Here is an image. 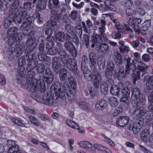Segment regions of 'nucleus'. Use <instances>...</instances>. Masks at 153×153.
I'll return each mask as SVG.
<instances>
[{
    "mask_svg": "<svg viewBox=\"0 0 153 153\" xmlns=\"http://www.w3.org/2000/svg\"><path fill=\"white\" fill-rule=\"evenodd\" d=\"M22 35L16 34L14 36L9 37L7 42L9 48L8 58L10 60H14L21 55L24 50L23 45L19 44L22 39Z\"/></svg>",
    "mask_w": 153,
    "mask_h": 153,
    "instance_id": "obj_1",
    "label": "nucleus"
},
{
    "mask_svg": "<svg viewBox=\"0 0 153 153\" xmlns=\"http://www.w3.org/2000/svg\"><path fill=\"white\" fill-rule=\"evenodd\" d=\"M131 101L134 102L137 105H144L146 102L144 96L142 94L140 89L137 87L133 88L131 90Z\"/></svg>",
    "mask_w": 153,
    "mask_h": 153,
    "instance_id": "obj_2",
    "label": "nucleus"
},
{
    "mask_svg": "<svg viewBox=\"0 0 153 153\" xmlns=\"http://www.w3.org/2000/svg\"><path fill=\"white\" fill-rule=\"evenodd\" d=\"M25 53L26 59L28 62L26 67L27 71L33 70L36 67L38 63L37 59L35 56V53L31 50H29V51H27Z\"/></svg>",
    "mask_w": 153,
    "mask_h": 153,
    "instance_id": "obj_3",
    "label": "nucleus"
},
{
    "mask_svg": "<svg viewBox=\"0 0 153 153\" xmlns=\"http://www.w3.org/2000/svg\"><path fill=\"white\" fill-rule=\"evenodd\" d=\"M131 59L128 57L126 59V66L125 68L126 75H131L134 77V82L140 78V73L138 71H137V69L132 66L131 63Z\"/></svg>",
    "mask_w": 153,
    "mask_h": 153,
    "instance_id": "obj_4",
    "label": "nucleus"
},
{
    "mask_svg": "<svg viewBox=\"0 0 153 153\" xmlns=\"http://www.w3.org/2000/svg\"><path fill=\"white\" fill-rule=\"evenodd\" d=\"M48 43L46 44V49H48L47 53L51 56L56 55L58 53V48L55 47H52L55 45V40L53 36H48L46 38Z\"/></svg>",
    "mask_w": 153,
    "mask_h": 153,
    "instance_id": "obj_5",
    "label": "nucleus"
},
{
    "mask_svg": "<svg viewBox=\"0 0 153 153\" xmlns=\"http://www.w3.org/2000/svg\"><path fill=\"white\" fill-rule=\"evenodd\" d=\"M143 124V119L141 117H139L135 121L133 125L128 127V129L131 130L134 134H137L140 130Z\"/></svg>",
    "mask_w": 153,
    "mask_h": 153,
    "instance_id": "obj_6",
    "label": "nucleus"
},
{
    "mask_svg": "<svg viewBox=\"0 0 153 153\" xmlns=\"http://www.w3.org/2000/svg\"><path fill=\"white\" fill-rule=\"evenodd\" d=\"M26 88L30 92H34L39 88V83L37 79H33L26 81L25 84Z\"/></svg>",
    "mask_w": 153,
    "mask_h": 153,
    "instance_id": "obj_7",
    "label": "nucleus"
},
{
    "mask_svg": "<svg viewBox=\"0 0 153 153\" xmlns=\"http://www.w3.org/2000/svg\"><path fill=\"white\" fill-rule=\"evenodd\" d=\"M62 63L67 68L73 72L78 74L77 66L76 62L75 60L70 58L66 61H63Z\"/></svg>",
    "mask_w": 153,
    "mask_h": 153,
    "instance_id": "obj_8",
    "label": "nucleus"
},
{
    "mask_svg": "<svg viewBox=\"0 0 153 153\" xmlns=\"http://www.w3.org/2000/svg\"><path fill=\"white\" fill-rule=\"evenodd\" d=\"M59 87L56 85H53L51 87V91H54L56 94V96L60 98L64 99L66 97L65 90L63 89L62 86L61 85L62 84H59Z\"/></svg>",
    "mask_w": 153,
    "mask_h": 153,
    "instance_id": "obj_9",
    "label": "nucleus"
},
{
    "mask_svg": "<svg viewBox=\"0 0 153 153\" xmlns=\"http://www.w3.org/2000/svg\"><path fill=\"white\" fill-rule=\"evenodd\" d=\"M60 58L55 56L53 57L52 66L53 69L56 73H59L65 69L63 68V65L61 64Z\"/></svg>",
    "mask_w": 153,
    "mask_h": 153,
    "instance_id": "obj_10",
    "label": "nucleus"
},
{
    "mask_svg": "<svg viewBox=\"0 0 153 153\" xmlns=\"http://www.w3.org/2000/svg\"><path fill=\"white\" fill-rule=\"evenodd\" d=\"M108 39L106 37H102L99 34H97L91 37V39L90 41L92 43L91 47L94 48L95 45H99L102 42H107Z\"/></svg>",
    "mask_w": 153,
    "mask_h": 153,
    "instance_id": "obj_11",
    "label": "nucleus"
},
{
    "mask_svg": "<svg viewBox=\"0 0 153 153\" xmlns=\"http://www.w3.org/2000/svg\"><path fill=\"white\" fill-rule=\"evenodd\" d=\"M39 102L50 106L53 105L54 103L52 96L49 94H45L42 97H39Z\"/></svg>",
    "mask_w": 153,
    "mask_h": 153,
    "instance_id": "obj_12",
    "label": "nucleus"
},
{
    "mask_svg": "<svg viewBox=\"0 0 153 153\" xmlns=\"http://www.w3.org/2000/svg\"><path fill=\"white\" fill-rule=\"evenodd\" d=\"M64 46L66 50L69 52L73 56L75 57L76 56V50L71 42L69 40L66 41L64 44Z\"/></svg>",
    "mask_w": 153,
    "mask_h": 153,
    "instance_id": "obj_13",
    "label": "nucleus"
},
{
    "mask_svg": "<svg viewBox=\"0 0 153 153\" xmlns=\"http://www.w3.org/2000/svg\"><path fill=\"white\" fill-rule=\"evenodd\" d=\"M7 146L9 148L8 153H20L21 151L19 149L18 146L15 144V141L12 140H8Z\"/></svg>",
    "mask_w": 153,
    "mask_h": 153,
    "instance_id": "obj_14",
    "label": "nucleus"
},
{
    "mask_svg": "<svg viewBox=\"0 0 153 153\" xmlns=\"http://www.w3.org/2000/svg\"><path fill=\"white\" fill-rule=\"evenodd\" d=\"M42 75L45 81L47 83H51L53 80V76L49 68H47Z\"/></svg>",
    "mask_w": 153,
    "mask_h": 153,
    "instance_id": "obj_15",
    "label": "nucleus"
},
{
    "mask_svg": "<svg viewBox=\"0 0 153 153\" xmlns=\"http://www.w3.org/2000/svg\"><path fill=\"white\" fill-rule=\"evenodd\" d=\"M129 119V117L127 116L119 117L117 119L116 124L120 127H125L128 124Z\"/></svg>",
    "mask_w": 153,
    "mask_h": 153,
    "instance_id": "obj_16",
    "label": "nucleus"
},
{
    "mask_svg": "<svg viewBox=\"0 0 153 153\" xmlns=\"http://www.w3.org/2000/svg\"><path fill=\"white\" fill-rule=\"evenodd\" d=\"M62 86L63 89L65 90V92L68 100H72L74 98V94L72 91L70 89L67 83H65L63 85H61Z\"/></svg>",
    "mask_w": 153,
    "mask_h": 153,
    "instance_id": "obj_17",
    "label": "nucleus"
},
{
    "mask_svg": "<svg viewBox=\"0 0 153 153\" xmlns=\"http://www.w3.org/2000/svg\"><path fill=\"white\" fill-rule=\"evenodd\" d=\"M151 73L153 74V68L151 71ZM144 80L145 81H147L146 82L147 89L149 90L153 89V75L150 77L148 76H146Z\"/></svg>",
    "mask_w": 153,
    "mask_h": 153,
    "instance_id": "obj_18",
    "label": "nucleus"
},
{
    "mask_svg": "<svg viewBox=\"0 0 153 153\" xmlns=\"http://www.w3.org/2000/svg\"><path fill=\"white\" fill-rule=\"evenodd\" d=\"M48 7L49 9H52L60 7H65V4H60L59 0H49Z\"/></svg>",
    "mask_w": 153,
    "mask_h": 153,
    "instance_id": "obj_19",
    "label": "nucleus"
},
{
    "mask_svg": "<svg viewBox=\"0 0 153 153\" xmlns=\"http://www.w3.org/2000/svg\"><path fill=\"white\" fill-rule=\"evenodd\" d=\"M61 15L60 14L54 16H51L50 21L48 22L49 24L53 27L55 28L57 27V22L60 20Z\"/></svg>",
    "mask_w": 153,
    "mask_h": 153,
    "instance_id": "obj_20",
    "label": "nucleus"
},
{
    "mask_svg": "<svg viewBox=\"0 0 153 153\" xmlns=\"http://www.w3.org/2000/svg\"><path fill=\"white\" fill-rule=\"evenodd\" d=\"M89 58L90 60V67L92 71H95V65L96 63L97 56L96 55L93 53H91L89 54Z\"/></svg>",
    "mask_w": 153,
    "mask_h": 153,
    "instance_id": "obj_21",
    "label": "nucleus"
},
{
    "mask_svg": "<svg viewBox=\"0 0 153 153\" xmlns=\"http://www.w3.org/2000/svg\"><path fill=\"white\" fill-rule=\"evenodd\" d=\"M56 39L61 42H64L65 39L69 40L70 39V36L67 34H65L63 32H59L56 36Z\"/></svg>",
    "mask_w": 153,
    "mask_h": 153,
    "instance_id": "obj_22",
    "label": "nucleus"
},
{
    "mask_svg": "<svg viewBox=\"0 0 153 153\" xmlns=\"http://www.w3.org/2000/svg\"><path fill=\"white\" fill-rule=\"evenodd\" d=\"M47 2L43 0H38L36 5L35 10L37 12H40L44 10L46 7Z\"/></svg>",
    "mask_w": 153,
    "mask_h": 153,
    "instance_id": "obj_23",
    "label": "nucleus"
},
{
    "mask_svg": "<svg viewBox=\"0 0 153 153\" xmlns=\"http://www.w3.org/2000/svg\"><path fill=\"white\" fill-rule=\"evenodd\" d=\"M123 86L122 83L118 84V85H112L110 89V92L111 94L114 95H117L119 93L120 89H122Z\"/></svg>",
    "mask_w": 153,
    "mask_h": 153,
    "instance_id": "obj_24",
    "label": "nucleus"
},
{
    "mask_svg": "<svg viewBox=\"0 0 153 153\" xmlns=\"http://www.w3.org/2000/svg\"><path fill=\"white\" fill-rule=\"evenodd\" d=\"M59 56L61 58H60V61L62 63L63 61L65 62V61H66L67 59H68L70 58V56L69 55H68L67 54L66 52L65 51V50L64 49H62L61 50H58V53Z\"/></svg>",
    "mask_w": 153,
    "mask_h": 153,
    "instance_id": "obj_25",
    "label": "nucleus"
},
{
    "mask_svg": "<svg viewBox=\"0 0 153 153\" xmlns=\"http://www.w3.org/2000/svg\"><path fill=\"white\" fill-rule=\"evenodd\" d=\"M83 72V74L85 79L88 81L91 80L92 78V74L88 67L84 68L81 69Z\"/></svg>",
    "mask_w": 153,
    "mask_h": 153,
    "instance_id": "obj_26",
    "label": "nucleus"
},
{
    "mask_svg": "<svg viewBox=\"0 0 153 153\" xmlns=\"http://www.w3.org/2000/svg\"><path fill=\"white\" fill-rule=\"evenodd\" d=\"M138 65L137 67V69L140 74V73H142L141 75L142 76H143L145 72V70L146 69V66L145 63L142 61H140L138 62Z\"/></svg>",
    "mask_w": 153,
    "mask_h": 153,
    "instance_id": "obj_27",
    "label": "nucleus"
},
{
    "mask_svg": "<svg viewBox=\"0 0 153 153\" xmlns=\"http://www.w3.org/2000/svg\"><path fill=\"white\" fill-rule=\"evenodd\" d=\"M108 103L103 99H101L97 102L96 107L100 109H104L107 106Z\"/></svg>",
    "mask_w": 153,
    "mask_h": 153,
    "instance_id": "obj_28",
    "label": "nucleus"
},
{
    "mask_svg": "<svg viewBox=\"0 0 153 153\" xmlns=\"http://www.w3.org/2000/svg\"><path fill=\"white\" fill-rule=\"evenodd\" d=\"M33 27L31 25H27L23 30V33L25 36H32L33 34Z\"/></svg>",
    "mask_w": 153,
    "mask_h": 153,
    "instance_id": "obj_29",
    "label": "nucleus"
},
{
    "mask_svg": "<svg viewBox=\"0 0 153 153\" xmlns=\"http://www.w3.org/2000/svg\"><path fill=\"white\" fill-rule=\"evenodd\" d=\"M125 74L124 68L123 66L120 67L119 69L118 73H116L115 74V76L117 77L119 79H121L125 77Z\"/></svg>",
    "mask_w": 153,
    "mask_h": 153,
    "instance_id": "obj_30",
    "label": "nucleus"
},
{
    "mask_svg": "<svg viewBox=\"0 0 153 153\" xmlns=\"http://www.w3.org/2000/svg\"><path fill=\"white\" fill-rule=\"evenodd\" d=\"M148 102L149 105L148 107V111L153 113V91L148 97Z\"/></svg>",
    "mask_w": 153,
    "mask_h": 153,
    "instance_id": "obj_31",
    "label": "nucleus"
},
{
    "mask_svg": "<svg viewBox=\"0 0 153 153\" xmlns=\"http://www.w3.org/2000/svg\"><path fill=\"white\" fill-rule=\"evenodd\" d=\"M107 69H106L105 71V73L107 74L108 73L111 72L113 74L112 72L114 71L115 65L113 61H108L107 63Z\"/></svg>",
    "mask_w": 153,
    "mask_h": 153,
    "instance_id": "obj_32",
    "label": "nucleus"
},
{
    "mask_svg": "<svg viewBox=\"0 0 153 153\" xmlns=\"http://www.w3.org/2000/svg\"><path fill=\"white\" fill-rule=\"evenodd\" d=\"M26 45L28 46L29 47V48L27 49V50H26L25 51L27 50L29 51V50L30 51L31 50L33 52V50L35 48L36 45L34 41L31 39H27L26 42Z\"/></svg>",
    "mask_w": 153,
    "mask_h": 153,
    "instance_id": "obj_33",
    "label": "nucleus"
},
{
    "mask_svg": "<svg viewBox=\"0 0 153 153\" xmlns=\"http://www.w3.org/2000/svg\"><path fill=\"white\" fill-rule=\"evenodd\" d=\"M150 133L148 130L144 129L141 134V138L144 142H146L149 140L150 137Z\"/></svg>",
    "mask_w": 153,
    "mask_h": 153,
    "instance_id": "obj_34",
    "label": "nucleus"
},
{
    "mask_svg": "<svg viewBox=\"0 0 153 153\" xmlns=\"http://www.w3.org/2000/svg\"><path fill=\"white\" fill-rule=\"evenodd\" d=\"M17 28L16 27H12L10 28L8 30L7 35L9 36H14L16 34H18L19 35H22L20 33H17Z\"/></svg>",
    "mask_w": 153,
    "mask_h": 153,
    "instance_id": "obj_35",
    "label": "nucleus"
},
{
    "mask_svg": "<svg viewBox=\"0 0 153 153\" xmlns=\"http://www.w3.org/2000/svg\"><path fill=\"white\" fill-rule=\"evenodd\" d=\"M105 79L107 81L108 85H114V82L112 78V74L111 72L108 73V74L105 73Z\"/></svg>",
    "mask_w": 153,
    "mask_h": 153,
    "instance_id": "obj_36",
    "label": "nucleus"
},
{
    "mask_svg": "<svg viewBox=\"0 0 153 153\" xmlns=\"http://www.w3.org/2000/svg\"><path fill=\"white\" fill-rule=\"evenodd\" d=\"M68 81L71 88L75 90L76 88V81L75 78L73 76H71L68 79Z\"/></svg>",
    "mask_w": 153,
    "mask_h": 153,
    "instance_id": "obj_37",
    "label": "nucleus"
},
{
    "mask_svg": "<svg viewBox=\"0 0 153 153\" xmlns=\"http://www.w3.org/2000/svg\"><path fill=\"white\" fill-rule=\"evenodd\" d=\"M65 7L55 8V9H51V16H54L60 14L61 12L63 11V10H65Z\"/></svg>",
    "mask_w": 153,
    "mask_h": 153,
    "instance_id": "obj_38",
    "label": "nucleus"
},
{
    "mask_svg": "<svg viewBox=\"0 0 153 153\" xmlns=\"http://www.w3.org/2000/svg\"><path fill=\"white\" fill-rule=\"evenodd\" d=\"M45 65L42 63H37L36 66V71L39 74H43L45 71Z\"/></svg>",
    "mask_w": 153,
    "mask_h": 153,
    "instance_id": "obj_39",
    "label": "nucleus"
},
{
    "mask_svg": "<svg viewBox=\"0 0 153 153\" xmlns=\"http://www.w3.org/2000/svg\"><path fill=\"white\" fill-rule=\"evenodd\" d=\"M141 22V19L140 18H136L134 19H131L130 18L129 20L128 21V23L130 25L132 26L134 25H138L140 24Z\"/></svg>",
    "mask_w": 153,
    "mask_h": 153,
    "instance_id": "obj_40",
    "label": "nucleus"
},
{
    "mask_svg": "<svg viewBox=\"0 0 153 153\" xmlns=\"http://www.w3.org/2000/svg\"><path fill=\"white\" fill-rule=\"evenodd\" d=\"M151 25V21L150 20L148 19L145 21L142 24V30L145 31L148 30Z\"/></svg>",
    "mask_w": 153,
    "mask_h": 153,
    "instance_id": "obj_41",
    "label": "nucleus"
},
{
    "mask_svg": "<svg viewBox=\"0 0 153 153\" xmlns=\"http://www.w3.org/2000/svg\"><path fill=\"white\" fill-rule=\"evenodd\" d=\"M92 71L94 73H92L93 74L92 75V78L91 80L101 81V77L100 74L97 72L96 69H95V71Z\"/></svg>",
    "mask_w": 153,
    "mask_h": 153,
    "instance_id": "obj_42",
    "label": "nucleus"
},
{
    "mask_svg": "<svg viewBox=\"0 0 153 153\" xmlns=\"http://www.w3.org/2000/svg\"><path fill=\"white\" fill-rule=\"evenodd\" d=\"M22 9V7H19L18 9V11L19 12V16H21L22 18L24 19L28 17L29 16L27 14V12L24 10H22L20 11Z\"/></svg>",
    "mask_w": 153,
    "mask_h": 153,
    "instance_id": "obj_43",
    "label": "nucleus"
},
{
    "mask_svg": "<svg viewBox=\"0 0 153 153\" xmlns=\"http://www.w3.org/2000/svg\"><path fill=\"white\" fill-rule=\"evenodd\" d=\"M108 102L110 105L113 107H116L118 104L117 99L114 97H110L108 99Z\"/></svg>",
    "mask_w": 153,
    "mask_h": 153,
    "instance_id": "obj_44",
    "label": "nucleus"
},
{
    "mask_svg": "<svg viewBox=\"0 0 153 153\" xmlns=\"http://www.w3.org/2000/svg\"><path fill=\"white\" fill-rule=\"evenodd\" d=\"M130 88L131 86L130 85L124 88L122 90L123 95L127 96H130Z\"/></svg>",
    "mask_w": 153,
    "mask_h": 153,
    "instance_id": "obj_45",
    "label": "nucleus"
},
{
    "mask_svg": "<svg viewBox=\"0 0 153 153\" xmlns=\"http://www.w3.org/2000/svg\"><path fill=\"white\" fill-rule=\"evenodd\" d=\"M35 74L34 72L31 70L30 71H27V73L26 74V81L28 80H31L34 79L33 78L35 76Z\"/></svg>",
    "mask_w": 153,
    "mask_h": 153,
    "instance_id": "obj_46",
    "label": "nucleus"
},
{
    "mask_svg": "<svg viewBox=\"0 0 153 153\" xmlns=\"http://www.w3.org/2000/svg\"><path fill=\"white\" fill-rule=\"evenodd\" d=\"M67 124L69 126L75 129H79V126L74 122L71 120H68L66 121Z\"/></svg>",
    "mask_w": 153,
    "mask_h": 153,
    "instance_id": "obj_47",
    "label": "nucleus"
},
{
    "mask_svg": "<svg viewBox=\"0 0 153 153\" xmlns=\"http://www.w3.org/2000/svg\"><path fill=\"white\" fill-rule=\"evenodd\" d=\"M13 20L10 17H7L4 20V26L5 28H8L12 22Z\"/></svg>",
    "mask_w": 153,
    "mask_h": 153,
    "instance_id": "obj_48",
    "label": "nucleus"
},
{
    "mask_svg": "<svg viewBox=\"0 0 153 153\" xmlns=\"http://www.w3.org/2000/svg\"><path fill=\"white\" fill-rule=\"evenodd\" d=\"M100 89L102 92H106L108 89V84L105 82H102L100 85Z\"/></svg>",
    "mask_w": 153,
    "mask_h": 153,
    "instance_id": "obj_49",
    "label": "nucleus"
},
{
    "mask_svg": "<svg viewBox=\"0 0 153 153\" xmlns=\"http://www.w3.org/2000/svg\"><path fill=\"white\" fill-rule=\"evenodd\" d=\"M99 48L101 51L103 52H105L109 48L108 44L105 43H102L100 45Z\"/></svg>",
    "mask_w": 153,
    "mask_h": 153,
    "instance_id": "obj_50",
    "label": "nucleus"
},
{
    "mask_svg": "<svg viewBox=\"0 0 153 153\" xmlns=\"http://www.w3.org/2000/svg\"><path fill=\"white\" fill-rule=\"evenodd\" d=\"M63 71L59 73V77L60 79L62 81L65 80L67 75V70L63 69Z\"/></svg>",
    "mask_w": 153,
    "mask_h": 153,
    "instance_id": "obj_51",
    "label": "nucleus"
},
{
    "mask_svg": "<svg viewBox=\"0 0 153 153\" xmlns=\"http://www.w3.org/2000/svg\"><path fill=\"white\" fill-rule=\"evenodd\" d=\"M113 23L115 27L117 29L119 32H122L123 29V27L121 26L118 20H114Z\"/></svg>",
    "mask_w": 153,
    "mask_h": 153,
    "instance_id": "obj_52",
    "label": "nucleus"
},
{
    "mask_svg": "<svg viewBox=\"0 0 153 153\" xmlns=\"http://www.w3.org/2000/svg\"><path fill=\"white\" fill-rule=\"evenodd\" d=\"M89 37L87 34H85L83 35L82 41L87 48L89 47Z\"/></svg>",
    "mask_w": 153,
    "mask_h": 153,
    "instance_id": "obj_53",
    "label": "nucleus"
},
{
    "mask_svg": "<svg viewBox=\"0 0 153 153\" xmlns=\"http://www.w3.org/2000/svg\"><path fill=\"white\" fill-rule=\"evenodd\" d=\"M34 4H33L32 2H25L24 3L23 6L24 8L27 10H30L33 7Z\"/></svg>",
    "mask_w": 153,
    "mask_h": 153,
    "instance_id": "obj_54",
    "label": "nucleus"
},
{
    "mask_svg": "<svg viewBox=\"0 0 153 153\" xmlns=\"http://www.w3.org/2000/svg\"><path fill=\"white\" fill-rule=\"evenodd\" d=\"M88 61L87 57L85 55L83 56L82 58V61L81 63V68H84L88 67L86 66V64Z\"/></svg>",
    "mask_w": 153,
    "mask_h": 153,
    "instance_id": "obj_55",
    "label": "nucleus"
},
{
    "mask_svg": "<svg viewBox=\"0 0 153 153\" xmlns=\"http://www.w3.org/2000/svg\"><path fill=\"white\" fill-rule=\"evenodd\" d=\"M15 8L11 6L9 10V16L8 17H10L11 19L16 17V12L15 11Z\"/></svg>",
    "mask_w": 153,
    "mask_h": 153,
    "instance_id": "obj_56",
    "label": "nucleus"
},
{
    "mask_svg": "<svg viewBox=\"0 0 153 153\" xmlns=\"http://www.w3.org/2000/svg\"><path fill=\"white\" fill-rule=\"evenodd\" d=\"M17 62L19 67H23V66L25 65L26 63L25 57L23 56H21Z\"/></svg>",
    "mask_w": 153,
    "mask_h": 153,
    "instance_id": "obj_57",
    "label": "nucleus"
},
{
    "mask_svg": "<svg viewBox=\"0 0 153 153\" xmlns=\"http://www.w3.org/2000/svg\"><path fill=\"white\" fill-rule=\"evenodd\" d=\"M123 96L120 99V101L123 102L128 105L130 104V98L129 96Z\"/></svg>",
    "mask_w": 153,
    "mask_h": 153,
    "instance_id": "obj_58",
    "label": "nucleus"
},
{
    "mask_svg": "<svg viewBox=\"0 0 153 153\" xmlns=\"http://www.w3.org/2000/svg\"><path fill=\"white\" fill-rule=\"evenodd\" d=\"M66 31L69 33H71L74 30V27L73 25L71 24H66L65 26Z\"/></svg>",
    "mask_w": 153,
    "mask_h": 153,
    "instance_id": "obj_59",
    "label": "nucleus"
},
{
    "mask_svg": "<svg viewBox=\"0 0 153 153\" xmlns=\"http://www.w3.org/2000/svg\"><path fill=\"white\" fill-rule=\"evenodd\" d=\"M29 120L30 122L34 125L38 126L39 124V122L34 117L31 116L29 117Z\"/></svg>",
    "mask_w": 153,
    "mask_h": 153,
    "instance_id": "obj_60",
    "label": "nucleus"
},
{
    "mask_svg": "<svg viewBox=\"0 0 153 153\" xmlns=\"http://www.w3.org/2000/svg\"><path fill=\"white\" fill-rule=\"evenodd\" d=\"M75 30L76 33L81 38L82 35V26L80 25H77L76 27Z\"/></svg>",
    "mask_w": 153,
    "mask_h": 153,
    "instance_id": "obj_61",
    "label": "nucleus"
},
{
    "mask_svg": "<svg viewBox=\"0 0 153 153\" xmlns=\"http://www.w3.org/2000/svg\"><path fill=\"white\" fill-rule=\"evenodd\" d=\"M12 121L15 124L19 126H23L25 124L22 120H21L20 119L14 118L12 119Z\"/></svg>",
    "mask_w": 153,
    "mask_h": 153,
    "instance_id": "obj_62",
    "label": "nucleus"
},
{
    "mask_svg": "<svg viewBox=\"0 0 153 153\" xmlns=\"http://www.w3.org/2000/svg\"><path fill=\"white\" fill-rule=\"evenodd\" d=\"M36 22L38 25L42 24L43 23V20L42 17H40V14L39 13H36Z\"/></svg>",
    "mask_w": 153,
    "mask_h": 153,
    "instance_id": "obj_63",
    "label": "nucleus"
},
{
    "mask_svg": "<svg viewBox=\"0 0 153 153\" xmlns=\"http://www.w3.org/2000/svg\"><path fill=\"white\" fill-rule=\"evenodd\" d=\"M13 21L16 24L17 23H20L24 20V18H22L21 16H16L12 18Z\"/></svg>",
    "mask_w": 153,
    "mask_h": 153,
    "instance_id": "obj_64",
    "label": "nucleus"
}]
</instances>
